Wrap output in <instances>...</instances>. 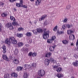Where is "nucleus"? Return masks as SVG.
I'll return each mask as SVG.
<instances>
[{
  "mask_svg": "<svg viewBox=\"0 0 78 78\" xmlns=\"http://www.w3.org/2000/svg\"><path fill=\"white\" fill-rule=\"evenodd\" d=\"M76 47H77V49L78 50V39L77 40V42H76Z\"/></svg>",
  "mask_w": 78,
  "mask_h": 78,
  "instance_id": "c03bdc74",
  "label": "nucleus"
},
{
  "mask_svg": "<svg viewBox=\"0 0 78 78\" xmlns=\"http://www.w3.org/2000/svg\"><path fill=\"white\" fill-rule=\"evenodd\" d=\"M63 44H68V41L66 40H64L62 41Z\"/></svg>",
  "mask_w": 78,
  "mask_h": 78,
  "instance_id": "c756f323",
  "label": "nucleus"
},
{
  "mask_svg": "<svg viewBox=\"0 0 78 78\" xmlns=\"http://www.w3.org/2000/svg\"><path fill=\"white\" fill-rule=\"evenodd\" d=\"M44 64L46 66H48L50 64V60L48 59H45L44 60Z\"/></svg>",
  "mask_w": 78,
  "mask_h": 78,
  "instance_id": "423d86ee",
  "label": "nucleus"
},
{
  "mask_svg": "<svg viewBox=\"0 0 78 78\" xmlns=\"http://www.w3.org/2000/svg\"><path fill=\"white\" fill-rule=\"evenodd\" d=\"M23 1H21V7L23 8H27V6L25 5H23Z\"/></svg>",
  "mask_w": 78,
  "mask_h": 78,
  "instance_id": "9b49d317",
  "label": "nucleus"
},
{
  "mask_svg": "<svg viewBox=\"0 0 78 78\" xmlns=\"http://www.w3.org/2000/svg\"><path fill=\"white\" fill-rule=\"evenodd\" d=\"M2 17H6V16H7V15H6V14H5V13H3L2 14Z\"/></svg>",
  "mask_w": 78,
  "mask_h": 78,
  "instance_id": "37998d69",
  "label": "nucleus"
},
{
  "mask_svg": "<svg viewBox=\"0 0 78 78\" xmlns=\"http://www.w3.org/2000/svg\"><path fill=\"white\" fill-rule=\"evenodd\" d=\"M73 26V25L72 24L69 25V24H66V27L68 28H70L71 27H72Z\"/></svg>",
  "mask_w": 78,
  "mask_h": 78,
  "instance_id": "cd10ccee",
  "label": "nucleus"
},
{
  "mask_svg": "<svg viewBox=\"0 0 78 78\" xmlns=\"http://www.w3.org/2000/svg\"><path fill=\"white\" fill-rule=\"evenodd\" d=\"M73 31H72L71 30H68L67 31L68 34H71V33H73Z\"/></svg>",
  "mask_w": 78,
  "mask_h": 78,
  "instance_id": "4be33fe9",
  "label": "nucleus"
},
{
  "mask_svg": "<svg viewBox=\"0 0 78 78\" xmlns=\"http://www.w3.org/2000/svg\"><path fill=\"white\" fill-rule=\"evenodd\" d=\"M23 36V34H17V36L19 37H22Z\"/></svg>",
  "mask_w": 78,
  "mask_h": 78,
  "instance_id": "2f4dec72",
  "label": "nucleus"
},
{
  "mask_svg": "<svg viewBox=\"0 0 78 78\" xmlns=\"http://www.w3.org/2000/svg\"><path fill=\"white\" fill-rule=\"evenodd\" d=\"M56 39V37L55 36H53L52 37V38L50 40V41H54Z\"/></svg>",
  "mask_w": 78,
  "mask_h": 78,
  "instance_id": "f704fd0d",
  "label": "nucleus"
},
{
  "mask_svg": "<svg viewBox=\"0 0 78 78\" xmlns=\"http://www.w3.org/2000/svg\"><path fill=\"white\" fill-rule=\"evenodd\" d=\"M33 56V53L31 52L29 53L28 54V56Z\"/></svg>",
  "mask_w": 78,
  "mask_h": 78,
  "instance_id": "a19ab883",
  "label": "nucleus"
},
{
  "mask_svg": "<svg viewBox=\"0 0 78 78\" xmlns=\"http://www.w3.org/2000/svg\"><path fill=\"white\" fill-rule=\"evenodd\" d=\"M57 33L60 34H64V31H61L60 32L59 31H58L57 32Z\"/></svg>",
  "mask_w": 78,
  "mask_h": 78,
  "instance_id": "58836bf2",
  "label": "nucleus"
},
{
  "mask_svg": "<svg viewBox=\"0 0 78 78\" xmlns=\"http://www.w3.org/2000/svg\"><path fill=\"white\" fill-rule=\"evenodd\" d=\"M68 20V19H67V18H65L64 19V20L62 21V22H63L64 23L67 22Z\"/></svg>",
  "mask_w": 78,
  "mask_h": 78,
  "instance_id": "72a5a7b5",
  "label": "nucleus"
},
{
  "mask_svg": "<svg viewBox=\"0 0 78 78\" xmlns=\"http://www.w3.org/2000/svg\"><path fill=\"white\" fill-rule=\"evenodd\" d=\"M49 61L51 62H54H54H56V60H54V59L52 58H50Z\"/></svg>",
  "mask_w": 78,
  "mask_h": 78,
  "instance_id": "473e14b6",
  "label": "nucleus"
},
{
  "mask_svg": "<svg viewBox=\"0 0 78 78\" xmlns=\"http://www.w3.org/2000/svg\"><path fill=\"white\" fill-rule=\"evenodd\" d=\"M33 32L35 34H37V32L35 30H33Z\"/></svg>",
  "mask_w": 78,
  "mask_h": 78,
  "instance_id": "49530a36",
  "label": "nucleus"
},
{
  "mask_svg": "<svg viewBox=\"0 0 78 78\" xmlns=\"http://www.w3.org/2000/svg\"><path fill=\"white\" fill-rule=\"evenodd\" d=\"M57 67H58V66H55L54 67V68H57Z\"/></svg>",
  "mask_w": 78,
  "mask_h": 78,
  "instance_id": "5fc2aeb1",
  "label": "nucleus"
},
{
  "mask_svg": "<svg viewBox=\"0 0 78 78\" xmlns=\"http://www.w3.org/2000/svg\"><path fill=\"white\" fill-rule=\"evenodd\" d=\"M1 28H2V26H1V24H0V31H1Z\"/></svg>",
  "mask_w": 78,
  "mask_h": 78,
  "instance_id": "13d9d810",
  "label": "nucleus"
},
{
  "mask_svg": "<svg viewBox=\"0 0 78 78\" xmlns=\"http://www.w3.org/2000/svg\"><path fill=\"white\" fill-rule=\"evenodd\" d=\"M29 23H31V24L32 23H31V21H30Z\"/></svg>",
  "mask_w": 78,
  "mask_h": 78,
  "instance_id": "0e129e2a",
  "label": "nucleus"
},
{
  "mask_svg": "<svg viewBox=\"0 0 78 78\" xmlns=\"http://www.w3.org/2000/svg\"><path fill=\"white\" fill-rule=\"evenodd\" d=\"M12 24L13 26H16V25H18L17 22H16V21H13L12 23Z\"/></svg>",
  "mask_w": 78,
  "mask_h": 78,
  "instance_id": "b1692460",
  "label": "nucleus"
},
{
  "mask_svg": "<svg viewBox=\"0 0 78 78\" xmlns=\"http://www.w3.org/2000/svg\"><path fill=\"white\" fill-rule=\"evenodd\" d=\"M71 46H73V45H74V44H73V43H71Z\"/></svg>",
  "mask_w": 78,
  "mask_h": 78,
  "instance_id": "6e6d98bb",
  "label": "nucleus"
},
{
  "mask_svg": "<svg viewBox=\"0 0 78 78\" xmlns=\"http://www.w3.org/2000/svg\"><path fill=\"white\" fill-rule=\"evenodd\" d=\"M11 43H12L13 44H17V40H15L14 37H10L9 39L8 38L6 39L5 40V43L8 45H10Z\"/></svg>",
  "mask_w": 78,
  "mask_h": 78,
  "instance_id": "f257e3e1",
  "label": "nucleus"
},
{
  "mask_svg": "<svg viewBox=\"0 0 78 78\" xmlns=\"http://www.w3.org/2000/svg\"><path fill=\"white\" fill-rule=\"evenodd\" d=\"M10 18L11 20H13V22H15L16 21V19L14 17L10 16Z\"/></svg>",
  "mask_w": 78,
  "mask_h": 78,
  "instance_id": "c85d7f7f",
  "label": "nucleus"
},
{
  "mask_svg": "<svg viewBox=\"0 0 78 78\" xmlns=\"http://www.w3.org/2000/svg\"><path fill=\"white\" fill-rule=\"evenodd\" d=\"M69 38L70 40H72L73 41L75 39V36L73 34H71L69 36Z\"/></svg>",
  "mask_w": 78,
  "mask_h": 78,
  "instance_id": "1a4fd4ad",
  "label": "nucleus"
},
{
  "mask_svg": "<svg viewBox=\"0 0 78 78\" xmlns=\"http://www.w3.org/2000/svg\"><path fill=\"white\" fill-rule=\"evenodd\" d=\"M6 26L7 27L9 28V30H12L14 29V27H13L12 26V24H11V23H8Z\"/></svg>",
  "mask_w": 78,
  "mask_h": 78,
  "instance_id": "39448f33",
  "label": "nucleus"
},
{
  "mask_svg": "<svg viewBox=\"0 0 78 78\" xmlns=\"http://www.w3.org/2000/svg\"><path fill=\"white\" fill-rule=\"evenodd\" d=\"M29 43H31L32 42V40L30 39L29 40Z\"/></svg>",
  "mask_w": 78,
  "mask_h": 78,
  "instance_id": "603ef678",
  "label": "nucleus"
},
{
  "mask_svg": "<svg viewBox=\"0 0 78 78\" xmlns=\"http://www.w3.org/2000/svg\"><path fill=\"white\" fill-rule=\"evenodd\" d=\"M56 76L58 78H62V77H63V76H64L63 74H57Z\"/></svg>",
  "mask_w": 78,
  "mask_h": 78,
  "instance_id": "2eb2a0df",
  "label": "nucleus"
},
{
  "mask_svg": "<svg viewBox=\"0 0 78 78\" xmlns=\"http://www.w3.org/2000/svg\"><path fill=\"white\" fill-rule=\"evenodd\" d=\"M62 28L63 30H65V29L66 28V26H65V24L63 25L62 26Z\"/></svg>",
  "mask_w": 78,
  "mask_h": 78,
  "instance_id": "de8ad7c7",
  "label": "nucleus"
},
{
  "mask_svg": "<svg viewBox=\"0 0 78 78\" xmlns=\"http://www.w3.org/2000/svg\"><path fill=\"white\" fill-rule=\"evenodd\" d=\"M21 1H22V0H20V3H16V6H17V7H19V8H20V7H21Z\"/></svg>",
  "mask_w": 78,
  "mask_h": 78,
  "instance_id": "412c9836",
  "label": "nucleus"
},
{
  "mask_svg": "<svg viewBox=\"0 0 78 78\" xmlns=\"http://www.w3.org/2000/svg\"><path fill=\"white\" fill-rule=\"evenodd\" d=\"M26 35L28 36V37H30L31 36V33L30 32H27L26 33Z\"/></svg>",
  "mask_w": 78,
  "mask_h": 78,
  "instance_id": "bb28decb",
  "label": "nucleus"
},
{
  "mask_svg": "<svg viewBox=\"0 0 78 78\" xmlns=\"http://www.w3.org/2000/svg\"><path fill=\"white\" fill-rule=\"evenodd\" d=\"M46 30H47V29H44V31H46Z\"/></svg>",
  "mask_w": 78,
  "mask_h": 78,
  "instance_id": "680f3d73",
  "label": "nucleus"
},
{
  "mask_svg": "<svg viewBox=\"0 0 78 78\" xmlns=\"http://www.w3.org/2000/svg\"><path fill=\"white\" fill-rule=\"evenodd\" d=\"M57 28H58V26H56L53 29V31H56V30H57Z\"/></svg>",
  "mask_w": 78,
  "mask_h": 78,
  "instance_id": "ea45409f",
  "label": "nucleus"
},
{
  "mask_svg": "<svg viewBox=\"0 0 78 78\" xmlns=\"http://www.w3.org/2000/svg\"><path fill=\"white\" fill-rule=\"evenodd\" d=\"M18 50L17 49H16L15 50V51L14 53H15V55H17V53H18Z\"/></svg>",
  "mask_w": 78,
  "mask_h": 78,
  "instance_id": "c9c22d12",
  "label": "nucleus"
},
{
  "mask_svg": "<svg viewBox=\"0 0 78 78\" xmlns=\"http://www.w3.org/2000/svg\"><path fill=\"white\" fill-rule=\"evenodd\" d=\"M48 25V23H47V21H45L44 23V25L45 26V25Z\"/></svg>",
  "mask_w": 78,
  "mask_h": 78,
  "instance_id": "79ce46f5",
  "label": "nucleus"
},
{
  "mask_svg": "<svg viewBox=\"0 0 78 78\" xmlns=\"http://www.w3.org/2000/svg\"><path fill=\"white\" fill-rule=\"evenodd\" d=\"M34 23L35 24H36V23H37V22L36 21H35Z\"/></svg>",
  "mask_w": 78,
  "mask_h": 78,
  "instance_id": "bf43d9fd",
  "label": "nucleus"
},
{
  "mask_svg": "<svg viewBox=\"0 0 78 78\" xmlns=\"http://www.w3.org/2000/svg\"><path fill=\"white\" fill-rule=\"evenodd\" d=\"M13 76L15 78H17V74L15 73H13L11 75H9V74H5L4 75V78H12V77Z\"/></svg>",
  "mask_w": 78,
  "mask_h": 78,
  "instance_id": "f03ea898",
  "label": "nucleus"
},
{
  "mask_svg": "<svg viewBox=\"0 0 78 78\" xmlns=\"http://www.w3.org/2000/svg\"><path fill=\"white\" fill-rule=\"evenodd\" d=\"M45 73V71L43 70H40L38 72V74L40 76H44Z\"/></svg>",
  "mask_w": 78,
  "mask_h": 78,
  "instance_id": "20e7f679",
  "label": "nucleus"
},
{
  "mask_svg": "<svg viewBox=\"0 0 78 78\" xmlns=\"http://www.w3.org/2000/svg\"><path fill=\"white\" fill-rule=\"evenodd\" d=\"M25 45L26 46V47H28V44H26Z\"/></svg>",
  "mask_w": 78,
  "mask_h": 78,
  "instance_id": "052dcab7",
  "label": "nucleus"
},
{
  "mask_svg": "<svg viewBox=\"0 0 78 78\" xmlns=\"http://www.w3.org/2000/svg\"><path fill=\"white\" fill-rule=\"evenodd\" d=\"M23 77L24 78H27L28 77V75L27 74V73H25L23 75Z\"/></svg>",
  "mask_w": 78,
  "mask_h": 78,
  "instance_id": "a878e982",
  "label": "nucleus"
},
{
  "mask_svg": "<svg viewBox=\"0 0 78 78\" xmlns=\"http://www.w3.org/2000/svg\"><path fill=\"white\" fill-rule=\"evenodd\" d=\"M78 61H76L75 62H74L73 63V64L74 66L77 67L78 66Z\"/></svg>",
  "mask_w": 78,
  "mask_h": 78,
  "instance_id": "6ab92c4d",
  "label": "nucleus"
},
{
  "mask_svg": "<svg viewBox=\"0 0 78 78\" xmlns=\"http://www.w3.org/2000/svg\"><path fill=\"white\" fill-rule=\"evenodd\" d=\"M2 49H3V53H5L6 52V48L5 46H3V47H2Z\"/></svg>",
  "mask_w": 78,
  "mask_h": 78,
  "instance_id": "4468645a",
  "label": "nucleus"
},
{
  "mask_svg": "<svg viewBox=\"0 0 78 78\" xmlns=\"http://www.w3.org/2000/svg\"><path fill=\"white\" fill-rule=\"evenodd\" d=\"M37 78H41V77H38Z\"/></svg>",
  "mask_w": 78,
  "mask_h": 78,
  "instance_id": "69168bd1",
  "label": "nucleus"
},
{
  "mask_svg": "<svg viewBox=\"0 0 78 78\" xmlns=\"http://www.w3.org/2000/svg\"><path fill=\"white\" fill-rule=\"evenodd\" d=\"M64 59H66V58H64Z\"/></svg>",
  "mask_w": 78,
  "mask_h": 78,
  "instance_id": "338daca9",
  "label": "nucleus"
},
{
  "mask_svg": "<svg viewBox=\"0 0 78 78\" xmlns=\"http://www.w3.org/2000/svg\"><path fill=\"white\" fill-rule=\"evenodd\" d=\"M37 33H42L43 32V30L42 29L39 28L37 29Z\"/></svg>",
  "mask_w": 78,
  "mask_h": 78,
  "instance_id": "5701e85b",
  "label": "nucleus"
},
{
  "mask_svg": "<svg viewBox=\"0 0 78 78\" xmlns=\"http://www.w3.org/2000/svg\"><path fill=\"white\" fill-rule=\"evenodd\" d=\"M13 62L14 64H19V60L17 59H15L13 60Z\"/></svg>",
  "mask_w": 78,
  "mask_h": 78,
  "instance_id": "f3484780",
  "label": "nucleus"
},
{
  "mask_svg": "<svg viewBox=\"0 0 78 78\" xmlns=\"http://www.w3.org/2000/svg\"><path fill=\"white\" fill-rule=\"evenodd\" d=\"M55 47H56V46H54L52 47H50L49 50L50 51H53L54 50H55Z\"/></svg>",
  "mask_w": 78,
  "mask_h": 78,
  "instance_id": "f8f14e48",
  "label": "nucleus"
},
{
  "mask_svg": "<svg viewBox=\"0 0 78 78\" xmlns=\"http://www.w3.org/2000/svg\"><path fill=\"white\" fill-rule=\"evenodd\" d=\"M32 66L34 67L36 66V64L35 63H33L32 65Z\"/></svg>",
  "mask_w": 78,
  "mask_h": 78,
  "instance_id": "a18cd8bd",
  "label": "nucleus"
},
{
  "mask_svg": "<svg viewBox=\"0 0 78 78\" xmlns=\"http://www.w3.org/2000/svg\"><path fill=\"white\" fill-rule=\"evenodd\" d=\"M41 0H37L35 2V5L36 6L39 5H40V3H41Z\"/></svg>",
  "mask_w": 78,
  "mask_h": 78,
  "instance_id": "0eeeda50",
  "label": "nucleus"
},
{
  "mask_svg": "<svg viewBox=\"0 0 78 78\" xmlns=\"http://www.w3.org/2000/svg\"><path fill=\"white\" fill-rule=\"evenodd\" d=\"M47 42L49 44H50V41L49 39L48 40Z\"/></svg>",
  "mask_w": 78,
  "mask_h": 78,
  "instance_id": "3c124183",
  "label": "nucleus"
},
{
  "mask_svg": "<svg viewBox=\"0 0 78 78\" xmlns=\"http://www.w3.org/2000/svg\"><path fill=\"white\" fill-rule=\"evenodd\" d=\"M10 2H14V1H16V0H9Z\"/></svg>",
  "mask_w": 78,
  "mask_h": 78,
  "instance_id": "8fccbe9b",
  "label": "nucleus"
},
{
  "mask_svg": "<svg viewBox=\"0 0 78 78\" xmlns=\"http://www.w3.org/2000/svg\"><path fill=\"white\" fill-rule=\"evenodd\" d=\"M22 69V68L20 67H18L17 68V71H20V70H21Z\"/></svg>",
  "mask_w": 78,
  "mask_h": 78,
  "instance_id": "7c9ffc66",
  "label": "nucleus"
},
{
  "mask_svg": "<svg viewBox=\"0 0 78 78\" xmlns=\"http://www.w3.org/2000/svg\"><path fill=\"white\" fill-rule=\"evenodd\" d=\"M71 8V5L70 4H68L67 5L66 7V10H70Z\"/></svg>",
  "mask_w": 78,
  "mask_h": 78,
  "instance_id": "ddd939ff",
  "label": "nucleus"
},
{
  "mask_svg": "<svg viewBox=\"0 0 78 78\" xmlns=\"http://www.w3.org/2000/svg\"><path fill=\"white\" fill-rule=\"evenodd\" d=\"M17 45L18 47H22L23 45V44L22 42H20L18 43Z\"/></svg>",
  "mask_w": 78,
  "mask_h": 78,
  "instance_id": "393cba45",
  "label": "nucleus"
},
{
  "mask_svg": "<svg viewBox=\"0 0 78 78\" xmlns=\"http://www.w3.org/2000/svg\"><path fill=\"white\" fill-rule=\"evenodd\" d=\"M4 4L2 2H0V5H3Z\"/></svg>",
  "mask_w": 78,
  "mask_h": 78,
  "instance_id": "864d4df0",
  "label": "nucleus"
},
{
  "mask_svg": "<svg viewBox=\"0 0 78 78\" xmlns=\"http://www.w3.org/2000/svg\"><path fill=\"white\" fill-rule=\"evenodd\" d=\"M31 2H33L34 1V0H30Z\"/></svg>",
  "mask_w": 78,
  "mask_h": 78,
  "instance_id": "e2e57ef3",
  "label": "nucleus"
},
{
  "mask_svg": "<svg viewBox=\"0 0 78 78\" xmlns=\"http://www.w3.org/2000/svg\"><path fill=\"white\" fill-rule=\"evenodd\" d=\"M36 55H37V53L35 52L32 53V56H33V57L36 56Z\"/></svg>",
  "mask_w": 78,
  "mask_h": 78,
  "instance_id": "e433bc0d",
  "label": "nucleus"
},
{
  "mask_svg": "<svg viewBox=\"0 0 78 78\" xmlns=\"http://www.w3.org/2000/svg\"><path fill=\"white\" fill-rule=\"evenodd\" d=\"M49 33H50V31L48 30L47 31H44V33L43 36V39H47L49 37Z\"/></svg>",
  "mask_w": 78,
  "mask_h": 78,
  "instance_id": "7ed1b4c3",
  "label": "nucleus"
},
{
  "mask_svg": "<svg viewBox=\"0 0 78 78\" xmlns=\"http://www.w3.org/2000/svg\"><path fill=\"white\" fill-rule=\"evenodd\" d=\"M24 67L26 69H30V68H31V66L28 65H24Z\"/></svg>",
  "mask_w": 78,
  "mask_h": 78,
  "instance_id": "aec40b11",
  "label": "nucleus"
},
{
  "mask_svg": "<svg viewBox=\"0 0 78 78\" xmlns=\"http://www.w3.org/2000/svg\"><path fill=\"white\" fill-rule=\"evenodd\" d=\"M47 17V15H45L43 16L41 18H40L39 19V21H41V20H44V19H45V18Z\"/></svg>",
  "mask_w": 78,
  "mask_h": 78,
  "instance_id": "6e6552de",
  "label": "nucleus"
},
{
  "mask_svg": "<svg viewBox=\"0 0 78 78\" xmlns=\"http://www.w3.org/2000/svg\"><path fill=\"white\" fill-rule=\"evenodd\" d=\"M24 30V29H23L22 27L19 28L18 29V31H20L22 30Z\"/></svg>",
  "mask_w": 78,
  "mask_h": 78,
  "instance_id": "4c0bfd02",
  "label": "nucleus"
},
{
  "mask_svg": "<svg viewBox=\"0 0 78 78\" xmlns=\"http://www.w3.org/2000/svg\"><path fill=\"white\" fill-rule=\"evenodd\" d=\"M2 58L3 59H5V61H9V59H8V58L7 56L6 55H2Z\"/></svg>",
  "mask_w": 78,
  "mask_h": 78,
  "instance_id": "9d476101",
  "label": "nucleus"
},
{
  "mask_svg": "<svg viewBox=\"0 0 78 78\" xmlns=\"http://www.w3.org/2000/svg\"><path fill=\"white\" fill-rule=\"evenodd\" d=\"M14 11H17V10L15 8H14V9H13Z\"/></svg>",
  "mask_w": 78,
  "mask_h": 78,
  "instance_id": "4d7b16f0",
  "label": "nucleus"
},
{
  "mask_svg": "<svg viewBox=\"0 0 78 78\" xmlns=\"http://www.w3.org/2000/svg\"><path fill=\"white\" fill-rule=\"evenodd\" d=\"M56 71L57 72H60L62 71V69L61 68H58L56 69Z\"/></svg>",
  "mask_w": 78,
  "mask_h": 78,
  "instance_id": "a211bd4d",
  "label": "nucleus"
},
{
  "mask_svg": "<svg viewBox=\"0 0 78 78\" xmlns=\"http://www.w3.org/2000/svg\"><path fill=\"white\" fill-rule=\"evenodd\" d=\"M74 57H75V58H78V56H77V55H76V54H75L74 55Z\"/></svg>",
  "mask_w": 78,
  "mask_h": 78,
  "instance_id": "09e8293b",
  "label": "nucleus"
},
{
  "mask_svg": "<svg viewBox=\"0 0 78 78\" xmlns=\"http://www.w3.org/2000/svg\"><path fill=\"white\" fill-rule=\"evenodd\" d=\"M51 55V53L50 52H48L46 54L45 56L46 58H49V57H50Z\"/></svg>",
  "mask_w": 78,
  "mask_h": 78,
  "instance_id": "dca6fc26",
  "label": "nucleus"
}]
</instances>
